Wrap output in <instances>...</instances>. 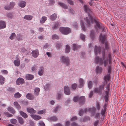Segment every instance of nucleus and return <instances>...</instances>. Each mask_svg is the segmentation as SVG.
Here are the masks:
<instances>
[{
  "label": "nucleus",
  "mask_w": 126,
  "mask_h": 126,
  "mask_svg": "<svg viewBox=\"0 0 126 126\" xmlns=\"http://www.w3.org/2000/svg\"><path fill=\"white\" fill-rule=\"evenodd\" d=\"M13 13L9 12L6 15V17L8 18L12 19L13 17Z\"/></svg>",
  "instance_id": "obj_31"
},
{
  "label": "nucleus",
  "mask_w": 126,
  "mask_h": 126,
  "mask_svg": "<svg viewBox=\"0 0 126 126\" xmlns=\"http://www.w3.org/2000/svg\"><path fill=\"white\" fill-rule=\"evenodd\" d=\"M102 85H100L99 86V88H95L94 90V92L96 93H99L101 92L102 90Z\"/></svg>",
  "instance_id": "obj_17"
},
{
  "label": "nucleus",
  "mask_w": 126,
  "mask_h": 126,
  "mask_svg": "<svg viewBox=\"0 0 126 126\" xmlns=\"http://www.w3.org/2000/svg\"><path fill=\"white\" fill-rule=\"evenodd\" d=\"M31 53L33 57L34 58H36L39 55L38 50V49L33 50L32 51Z\"/></svg>",
  "instance_id": "obj_10"
},
{
  "label": "nucleus",
  "mask_w": 126,
  "mask_h": 126,
  "mask_svg": "<svg viewBox=\"0 0 126 126\" xmlns=\"http://www.w3.org/2000/svg\"><path fill=\"white\" fill-rule=\"evenodd\" d=\"M74 27L77 29L78 28V25L77 22L75 23L73 25Z\"/></svg>",
  "instance_id": "obj_61"
},
{
  "label": "nucleus",
  "mask_w": 126,
  "mask_h": 126,
  "mask_svg": "<svg viewBox=\"0 0 126 126\" xmlns=\"http://www.w3.org/2000/svg\"><path fill=\"white\" fill-rule=\"evenodd\" d=\"M89 6L88 5H84L83 7L84 11L85 13H87L88 16L89 17V18L87 17L86 18L85 21L86 22L88 26L90 27V23H93L94 21V19L96 18L95 17L94 18H93L92 15H91V14H92V9L89 8Z\"/></svg>",
  "instance_id": "obj_1"
},
{
  "label": "nucleus",
  "mask_w": 126,
  "mask_h": 126,
  "mask_svg": "<svg viewBox=\"0 0 126 126\" xmlns=\"http://www.w3.org/2000/svg\"><path fill=\"white\" fill-rule=\"evenodd\" d=\"M15 5V3L14 2L12 1L10 3V4L9 5L10 6V7L12 9L14 7Z\"/></svg>",
  "instance_id": "obj_44"
},
{
  "label": "nucleus",
  "mask_w": 126,
  "mask_h": 126,
  "mask_svg": "<svg viewBox=\"0 0 126 126\" xmlns=\"http://www.w3.org/2000/svg\"><path fill=\"white\" fill-rule=\"evenodd\" d=\"M58 4L60 6L65 9H68L67 6L64 3L59 2L58 3Z\"/></svg>",
  "instance_id": "obj_23"
},
{
  "label": "nucleus",
  "mask_w": 126,
  "mask_h": 126,
  "mask_svg": "<svg viewBox=\"0 0 126 126\" xmlns=\"http://www.w3.org/2000/svg\"><path fill=\"white\" fill-rule=\"evenodd\" d=\"M61 62L62 63L65 64L67 66H68L70 64V61L68 57L63 56L62 57Z\"/></svg>",
  "instance_id": "obj_5"
},
{
  "label": "nucleus",
  "mask_w": 126,
  "mask_h": 126,
  "mask_svg": "<svg viewBox=\"0 0 126 126\" xmlns=\"http://www.w3.org/2000/svg\"><path fill=\"white\" fill-rule=\"evenodd\" d=\"M79 87L81 88L83 87L84 85V80L83 79L80 78L79 79Z\"/></svg>",
  "instance_id": "obj_22"
},
{
  "label": "nucleus",
  "mask_w": 126,
  "mask_h": 126,
  "mask_svg": "<svg viewBox=\"0 0 126 126\" xmlns=\"http://www.w3.org/2000/svg\"><path fill=\"white\" fill-rule=\"evenodd\" d=\"M14 105L17 109L20 110V109L21 107L17 102H14Z\"/></svg>",
  "instance_id": "obj_35"
},
{
  "label": "nucleus",
  "mask_w": 126,
  "mask_h": 126,
  "mask_svg": "<svg viewBox=\"0 0 126 126\" xmlns=\"http://www.w3.org/2000/svg\"><path fill=\"white\" fill-rule=\"evenodd\" d=\"M17 119L19 123L21 124H23L24 121L23 118L21 117H17Z\"/></svg>",
  "instance_id": "obj_30"
},
{
  "label": "nucleus",
  "mask_w": 126,
  "mask_h": 126,
  "mask_svg": "<svg viewBox=\"0 0 126 126\" xmlns=\"http://www.w3.org/2000/svg\"><path fill=\"white\" fill-rule=\"evenodd\" d=\"M50 119L51 120L53 121H56L58 120V119L56 116H53L50 118Z\"/></svg>",
  "instance_id": "obj_50"
},
{
  "label": "nucleus",
  "mask_w": 126,
  "mask_h": 126,
  "mask_svg": "<svg viewBox=\"0 0 126 126\" xmlns=\"http://www.w3.org/2000/svg\"><path fill=\"white\" fill-rule=\"evenodd\" d=\"M99 39L100 42L102 44H103L105 43V49H103L102 53L104 50L105 51V50L108 51L109 50L110 47H109V43L107 41V35L105 34H102V33H100L99 36Z\"/></svg>",
  "instance_id": "obj_3"
},
{
  "label": "nucleus",
  "mask_w": 126,
  "mask_h": 126,
  "mask_svg": "<svg viewBox=\"0 0 126 126\" xmlns=\"http://www.w3.org/2000/svg\"><path fill=\"white\" fill-rule=\"evenodd\" d=\"M67 1L70 5H74V2L71 0H67Z\"/></svg>",
  "instance_id": "obj_53"
},
{
  "label": "nucleus",
  "mask_w": 126,
  "mask_h": 126,
  "mask_svg": "<svg viewBox=\"0 0 126 126\" xmlns=\"http://www.w3.org/2000/svg\"><path fill=\"white\" fill-rule=\"evenodd\" d=\"M4 8L5 10H11L12 9L10 6L9 5H6L4 7Z\"/></svg>",
  "instance_id": "obj_54"
},
{
  "label": "nucleus",
  "mask_w": 126,
  "mask_h": 126,
  "mask_svg": "<svg viewBox=\"0 0 126 126\" xmlns=\"http://www.w3.org/2000/svg\"><path fill=\"white\" fill-rule=\"evenodd\" d=\"M47 19V18L45 16H43L42 17L41 19L40 20V23L42 24Z\"/></svg>",
  "instance_id": "obj_36"
},
{
  "label": "nucleus",
  "mask_w": 126,
  "mask_h": 126,
  "mask_svg": "<svg viewBox=\"0 0 126 126\" xmlns=\"http://www.w3.org/2000/svg\"><path fill=\"white\" fill-rule=\"evenodd\" d=\"M70 51V48L69 46L68 45L66 46V48L65 49V52L67 53H69Z\"/></svg>",
  "instance_id": "obj_37"
},
{
  "label": "nucleus",
  "mask_w": 126,
  "mask_h": 126,
  "mask_svg": "<svg viewBox=\"0 0 126 126\" xmlns=\"http://www.w3.org/2000/svg\"><path fill=\"white\" fill-rule=\"evenodd\" d=\"M60 32H71L70 29L68 27H60L59 29Z\"/></svg>",
  "instance_id": "obj_9"
},
{
  "label": "nucleus",
  "mask_w": 126,
  "mask_h": 126,
  "mask_svg": "<svg viewBox=\"0 0 126 126\" xmlns=\"http://www.w3.org/2000/svg\"><path fill=\"white\" fill-rule=\"evenodd\" d=\"M14 63L16 66H18L20 64V62L19 60H15L14 61Z\"/></svg>",
  "instance_id": "obj_38"
},
{
  "label": "nucleus",
  "mask_w": 126,
  "mask_h": 126,
  "mask_svg": "<svg viewBox=\"0 0 126 126\" xmlns=\"http://www.w3.org/2000/svg\"><path fill=\"white\" fill-rule=\"evenodd\" d=\"M77 117L76 116H74L72 117L71 119V121H73L77 120Z\"/></svg>",
  "instance_id": "obj_64"
},
{
  "label": "nucleus",
  "mask_w": 126,
  "mask_h": 126,
  "mask_svg": "<svg viewBox=\"0 0 126 126\" xmlns=\"http://www.w3.org/2000/svg\"><path fill=\"white\" fill-rule=\"evenodd\" d=\"M111 53L110 52L109 53L108 55V56L109 58V60H108V61H109V63L110 64V61L111 60Z\"/></svg>",
  "instance_id": "obj_55"
},
{
  "label": "nucleus",
  "mask_w": 126,
  "mask_h": 126,
  "mask_svg": "<svg viewBox=\"0 0 126 126\" xmlns=\"http://www.w3.org/2000/svg\"><path fill=\"white\" fill-rule=\"evenodd\" d=\"M39 126H45V124L43 122H41L39 123Z\"/></svg>",
  "instance_id": "obj_62"
},
{
  "label": "nucleus",
  "mask_w": 126,
  "mask_h": 126,
  "mask_svg": "<svg viewBox=\"0 0 126 126\" xmlns=\"http://www.w3.org/2000/svg\"><path fill=\"white\" fill-rule=\"evenodd\" d=\"M50 86V84L49 83H47L44 86V89L46 90H47L49 89Z\"/></svg>",
  "instance_id": "obj_41"
},
{
  "label": "nucleus",
  "mask_w": 126,
  "mask_h": 126,
  "mask_svg": "<svg viewBox=\"0 0 126 126\" xmlns=\"http://www.w3.org/2000/svg\"><path fill=\"white\" fill-rule=\"evenodd\" d=\"M40 89L38 88H36L34 89V94L35 95L38 96L39 94Z\"/></svg>",
  "instance_id": "obj_28"
},
{
  "label": "nucleus",
  "mask_w": 126,
  "mask_h": 126,
  "mask_svg": "<svg viewBox=\"0 0 126 126\" xmlns=\"http://www.w3.org/2000/svg\"><path fill=\"white\" fill-rule=\"evenodd\" d=\"M87 111V109L86 108L84 110H81L79 113V114L80 116H82L84 113H86Z\"/></svg>",
  "instance_id": "obj_27"
},
{
  "label": "nucleus",
  "mask_w": 126,
  "mask_h": 126,
  "mask_svg": "<svg viewBox=\"0 0 126 126\" xmlns=\"http://www.w3.org/2000/svg\"><path fill=\"white\" fill-rule=\"evenodd\" d=\"M94 50L95 55H97L98 52L100 53L101 51V47L99 46L97 47L96 45L94 47Z\"/></svg>",
  "instance_id": "obj_8"
},
{
  "label": "nucleus",
  "mask_w": 126,
  "mask_h": 126,
  "mask_svg": "<svg viewBox=\"0 0 126 126\" xmlns=\"http://www.w3.org/2000/svg\"><path fill=\"white\" fill-rule=\"evenodd\" d=\"M60 25V23L58 22H55L54 23L52 28L54 30L58 28L59 26Z\"/></svg>",
  "instance_id": "obj_25"
},
{
  "label": "nucleus",
  "mask_w": 126,
  "mask_h": 126,
  "mask_svg": "<svg viewBox=\"0 0 126 126\" xmlns=\"http://www.w3.org/2000/svg\"><path fill=\"white\" fill-rule=\"evenodd\" d=\"M1 71L3 74H7L8 73L7 70H1Z\"/></svg>",
  "instance_id": "obj_60"
},
{
  "label": "nucleus",
  "mask_w": 126,
  "mask_h": 126,
  "mask_svg": "<svg viewBox=\"0 0 126 126\" xmlns=\"http://www.w3.org/2000/svg\"><path fill=\"white\" fill-rule=\"evenodd\" d=\"M16 37V34L14 33H12L10 37V38L11 40H13Z\"/></svg>",
  "instance_id": "obj_48"
},
{
  "label": "nucleus",
  "mask_w": 126,
  "mask_h": 126,
  "mask_svg": "<svg viewBox=\"0 0 126 126\" xmlns=\"http://www.w3.org/2000/svg\"><path fill=\"white\" fill-rule=\"evenodd\" d=\"M88 87L89 89H91L92 87V83L91 81H90L88 85Z\"/></svg>",
  "instance_id": "obj_52"
},
{
  "label": "nucleus",
  "mask_w": 126,
  "mask_h": 126,
  "mask_svg": "<svg viewBox=\"0 0 126 126\" xmlns=\"http://www.w3.org/2000/svg\"><path fill=\"white\" fill-rule=\"evenodd\" d=\"M25 83V81L23 78H19L16 81V84L18 85L22 84Z\"/></svg>",
  "instance_id": "obj_6"
},
{
  "label": "nucleus",
  "mask_w": 126,
  "mask_h": 126,
  "mask_svg": "<svg viewBox=\"0 0 126 126\" xmlns=\"http://www.w3.org/2000/svg\"><path fill=\"white\" fill-rule=\"evenodd\" d=\"M16 39L18 41H20L23 40V37L22 35L20 34H18Z\"/></svg>",
  "instance_id": "obj_32"
},
{
  "label": "nucleus",
  "mask_w": 126,
  "mask_h": 126,
  "mask_svg": "<svg viewBox=\"0 0 126 126\" xmlns=\"http://www.w3.org/2000/svg\"><path fill=\"white\" fill-rule=\"evenodd\" d=\"M26 4V2L24 1H21L19 2L18 4L19 6L22 8L24 7Z\"/></svg>",
  "instance_id": "obj_15"
},
{
  "label": "nucleus",
  "mask_w": 126,
  "mask_h": 126,
  "mask_svg": "<svg viewBox=\"0 0 126 126\" xmlns=\"http://www.w3.org/2000/svg\"><path fill=\"white\" fill-rule=\"evenodd\" d=\"M7 110L8 111L13 114H14L16 112L13 108L11 107H9L8 108Z\"/></svg>",
  "instance_id": "obj_33"
},
{
  "label": "nucleus",
  "mask_w": 126,
  "mask_h": 126,
  "mask_svg": "<svg viewBox=\"0 0 126 126\" xmlns=\"http://www.w3.org/2000/svg\"><path fill=\"white\" fill-rule=\"evenodd\" d=\"M102 58H100L98 56H96L95 58V63L97 64L99 63L100 65L104 64V66L106 67L108 63V59L107 57H106L104 50L102 53Z\"/></svg>",
  "instance_id": "obj_2"
},
{
  "label": "nucleus",
  "mask_w": 126,
  "mask_h": 126,
  "mask_svg": "<svg viewBox=\"0 0 126 126\" xmlns=\"http://www.w3.org/2000/svg\"><path fill=\"white\" fill-rule=\"evenodd\" d=\"M102 68L101 67L97 66L95 69L96 73H97L101 74L102 72Z\"/></svg>",
  "instance_id": "obj_20"
},
{
  "label": "nucleus",
  "mask_w": 126,
  "mask_h": 126,
  "mask_svg": "<svg viewBox=\"0 0 126 126\" xmlns=\"http://www.w3.org/2000/svg\"><path fill=\"white\" fill-rule=\"evenodd\" d=\"M26 97L28 99L33 100L34 99V97L32 94L28 93L26 95Z\"/></svg>",
  "instance_id": "obj_13"
},
{
  "label": "nucleus",
  "mask_w": 126,
  "mask_h": 126,
  "mask_svg": "<svg viewBox=\"0 0 126 126\" xmlns=\"http://www.w3.org/2000/svg\"><path fill=\"white\" fill-rule=\"evenodd\" d=\"M33 16L30 15H26L24 17V19H26L28 20H31L33 17Z\"/></svg>",
  "instance_id": "obj_34"
},
{
  "label": "nucleus",
  "mask_w": 126,
  "mask_h": 126,
  "mask_svg": "<svg viewBox=\"0 0 126 126\" xmlns=\"http://www.w3.org/2000/svg\"><path fill=\"white\" fill-rule=\"evenodd\" d=\"M21 94H20L18 92H17L15 93L14 94V97L16 98H18L21 96Z\"/></svg>",
  "instance_id": "obj_40"
},
{
  "label": "nucleus",
  "mask_w": 126,
  "mask_h": 126,
  "mask_svg": "<svg viewBox=\"0 0 126 126\" xmlns=\"http://www.w3.org/2000/svg\"><path fill=\"white\" fill-rule=\"evenodd\" d=\"M4 114H5V115L7 117H12L13 116V115L12 114L9 113L8 112H5L4 113Z\"/></svg>",
  "instance_id": "obj_45"
},
{
  "label": "nucleus",
  "mask_w": 126,
  "mask_h": 126,
  "mask_svg": "<svg viewBox=\"0 0 126 126\" xmlns=\"http://www.w3.org/2000/svg\"><path fill=\"white\" fill-rule=\"evenodd\" d=\"M32 70L33 72H35L37 70V67L36 65H34L32 67Z\"/></svg>",
  "instance_id": "obj_57"
},
{
  "label": "nucleus",
  "mask_w": 126,
  "mask_h": 126,
  "mask_svg": "<svg viewBox=\"0 0 126 126\" xmlns=\"http://www.w3.org/2000/svg\"><path fill=\"white\" fill-rule=\"evenodd\" d=\"M27 112L30 113H36V110L32 108H27Z\"/></svg>",
  "instance_id": "obj_21"
},
{
  "label": "nucleus",
  "mask_w": 126,
  "mask_h": 126,
  "mask_svg": "<svg viewBox=\"0 0 126 126\" xmlns=\"http://www.w3.org/2000/svg\"><path fill=\"white\" fill-rule=\"evenodd\" d=\"M104 80L107 81V80H109L110 79V76L109 75H107L105 76Z\"/></svg>",
  "instance_id": "obj_56"
},
{
  "label": "nucleus",
  "mask_w": 126,
  "mask_h": 126,
  "mask_svg": "<svg viewBox=\"0 0 126 126\" xmlns=\"http://www.w3.org/2000/svg\"><path fill=\"white\" fill-rule=\"evenodd\" d=\"M7 90L8 91L11 92H14L15 91V89L12 87L8 88L7 89Z\"/></svg>",
  "instance_id": "obj_51"
},
{
  "label": "nucleus",
  "mask_w": 126,
  "mask_h": 126,
  "mask_svg": "<svg viewBox=\"0 0 126 126\" xmlns=\"http://www.w3.org/2000/svg\"><path fill=\"white\" fill-rule=\"evenodd\" d=\"M57 14L55 13H54L50 16L49 18L51 20L53 21L56 19L57 18Z\"/></svg>",
  "instance_id": "obj_18"
},
{
  "label": "nucleus",
  "mask_w": 126,
  "mask_h": 126,
  "mask_svg": "<svg viewBox=\"0 0 126 126\" xmlns=\"http://www.w3.org/2000/svg\"><path fill=\"white\" fill-rule=\"evenodd\" d=\"M5 22L3 21H0V29H3L6 27Z\"/></svg>",
  "instance_id": "obj_12"
},
{
  "label": "nucleus",
  "mask_w": 126,
  "mask_h": 126,
  "mask_svg": "<svg viewBox=\"0 0 126 126\" xmlns=\"http://www.w3.org/2000/svg\"><path fill=\"white\" fill-rule=\"evenodd\" d=\"M106 94L104 96V98L106 102H107L108 101V98L109 95V91H105Z\"/></svg>",
  "instance_id": "obj_19"
},
{
  "label": "nucleus",
  "mask_w": 126,
  "mask_h": 126,
  "mask_svg": "<svg viewBox=\"0 0 126 126\" xmlns=\"http://www.w3.org/2000/svg\"><path fill=\"white\" fill-rule=\"evenodd\" d=\"M99 122V120L95 121L94 123V126H97Z\"/></svg>",
  "instance_id": "obj_63"
},
{
  "label": "nucleus",
  "mask_w": 126,
  "mask_h": 126,
  "mask_svg": "<svg viewBox=\"0 0 126 126\" xmlns=\"http://www.w3.org/2000/svg\"><path fill=\"white\" fill-rule=\"evenodd\" d=\"M34 76L32 75L27 74L25 76V78L26 80H31L32 79L34 78Z\"/></svg>",
  "instance_id": "obj_14"
},
{
  "label": "nucleus",
  "mask_w": 126,
  "mask_h": 126,
  "mask_svg": "<svg viewBox=\"0 0 126 126\" xmlns=\"http://www.w3.org/2000/svg\"><path fill=\"white\" fill-rule=\"evenodd\" d=\"M79 96H76L74 97L73 98V101L74 102H77L78 101H79Z\"/></svg>",
  "instance_id": "obj_49"
},
{
  "label": "nucleus",
  "mask_w": 126,
  "mask_h": 126,
  "mask_svg": "<svg viewBox=\"0 0 126 126\" xmlns=\"http://www.w3.org/2000/svg\"><path fill=\"white\" fill-rule=\"evenodd\" d=\"M94 20V22L95 24L94 26V28L96 32L100 30H101L102 32H106L107 31V28L99 21L98 19L95 18Z\"/></svg>",
  "instance_id": "obj_4"
},
{
  "label": "nucleus",
  "mask_w": 126,
  "mask_h": 126,
  "mask_svg": "<svg viewBox=\"0 0 126 126\" xmlns=\"http://www.w3.org/2000/svg\"><path fill=\"white\" fill-rule=\"evenodd\" d=\"M31 117L36 120H38L41 118V117L37 115L32 114L31 115Z\"/></svg>",
  "instance_id": "obj_16"
},
{
  "label": "nucleus",
  "mask_w": 126,
  "mask_h": 126,
  "mask_svg": "<svg viewBox=\"0 0 126 126\" xmlns=\"http://www.w3.org/2000/svg\"><path fill=\"white\" fill-rule=\"evenodd\" d=\"M85 101V98L84 96H82L79 98V104L82 105L84 104Z\"/></svg>",
  "instance_id": "obj_7"
},
{
  "label": "nucleus",
  "mask_w": 126,
  "mask_h": 126,
  "mask_svg": "<svg viewBox=\"0 0 126 126\" xmlns=\"http://www.w3.org/2000/svg\"><path fill=\"white\" fill-rule=\"evenodd\" d=\"M20 114L24 118H26L28 117L27 114L24 112L20 111H19Z\"/></svg>",
  "instance_id": "obj_26"
},
{
  "label": "nucleus",
  "mask_w": 126,
  "mask_h": 126,
  "mask_svg": "<svg viewBox=\"0 0 126 126\" xmlns=\"http://www.w3.org/2000/svg\"><path fill=\"white\" fill-rule=\"evenodd\" d=\"M4 78L1 76H0V82L2 84L4 83L3 81L4 80Z\"/></svg>",
  "instance_id": "obj_47"
},
{
  "label": "nucleus",
  "mask_w": 126,
  "mask_h": 126,
  "mask_svg": "<svg viewBox=\"0 0 126 126\" xmlns=\"http://www.w3.org/2000/svg\"><path fill=\"white\" fill-rule=\"evenodd\" d=\"M77 84L76 83H74L72 84V88L74 90L77 87Z\"/></svg>",
  "instance_id": "obj_58"
},
{
  "label": "nucleus",
  "mask_w": 126,
  "mask_h": 126,
  "mask_svg": "<svg viewBox=\"0 0 126 126\" xmlns=\"http://www.w3.org/2000/svg\"><path fill=\"white\" fill-rule=\"evenodd\" d=\"M85 36L82 34H81L80 36V38L82 40H84L85 39Z\"/></svg>",
  "instance_id": "obj_59"
},
{
  "label": "nucleus",
  "mask_w": 126,
  "mask_h": 126,
  "mask_svg": "<svg viewBox=\"0 0 126 126\" xmlns=\"http://www.w3.org/2000/svg\"><path fill=\"white\" fill-rule=\"evenodd\" d=\"M62 44L61 43L57 42L56 44V47L59 49L62 46Z\"/></svg>",
  "instance_id": "obj_42"
},
{
  "label": "nucleus",
  "mask_w": 126,
  "mask_h": 126,
  "mask_svg": "<svg viewBox=\"0 0 126 126\" xmlns=\"http://www.w3.org/2000/svg\"><path fill=\"white\" fill-rule=\"evenodd\" d=\"M10 122L12 124H15L17 123V121L16 119H11Z\"/></svg>",
  "instance_id": "obj_46"
},
{
  "label": "nucleus",
  "mask_w": 126,
  "mask_h": 126,
  "mask_svg": "<svg viewBox=\"0 0 126 126\" xmlns=\"http://www.w3.org/2000/svg\"><path fill=\"white\" fill-rule=\"evenodd\" d=\"M83 31H85V27L84 25V22L83 21L81 20L80 22Z\"/></svg>",
  "instance_id": "obj_39"
},
{
  "label": "nucleus",
  "mask_w": 126,
  "mask_h": 126,
  "mask_svg": "<svg viewBox=\"0 0 126 126\" xmlns=\"http://www.w3.org/2000/svg\"><path fill=\"white\" fill-rule=\"evenodd\" d=\"M64 93L67 95H69L70 93V91L69 87L67 86H65L64 87Z\"/></svg>",
  "instance_id": "obj_11"
},
{
  "label": "nucleus",
  "mask_w": 126,
  "mask_h": 126,
  "mask_svg": "<svg viewBox=\"0 0 126 126\" xmlns=\"http://www.w3.org/2000/svg\"><path fill=\"white\" fill-rule=\"evenodd\" d=\"M52 39L53 40L58 39H59V37L56 34H54L52 35Z\"/></svg>",
  "instance_id": "obj_43"
},
{
  "label": "nucleus",
  "mask_w": 126,
  "mask_h": 126,
  "mask_svg": "<svg viewBox=\"0 0 126 126\" xmlns=\"http://www.w3.org/2000/svg\"><path fill=\"white\" fill-rule=\"evenodd\" d=\"M73 48L74 51L78 49L81 48V46H80L76 44H74L73 45Z\"/></svg>",
  "instance_id": "obj_24"
},
{
  "label": "nucleus",
  "mask_w": 126,
  "mask_h": 126,
  "mask_svg": "<svg viewBox=\"0 0 126 126\" xmlns=\"http://www.w3.org/2000/svg\"><path fill=\"white\" fill-rule=\"evenodd\" d=\"M44 71V68L43 67H41L40 68L38 71V74L40 76H42L43 75Z\"/></svg>",
  "instance_id": "obj_29"
}]
</instances>
